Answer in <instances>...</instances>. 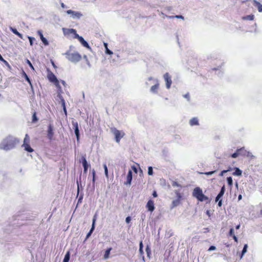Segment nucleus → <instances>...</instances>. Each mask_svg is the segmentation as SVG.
Wrapping results in <instances>:
<instances>
[{
	"instance_id": "bb28decb",
	"label": "nucleus",
	"mask_w": 262,
	"mask_h": 262,
	"mask_svg": "<svg viewBox=\"0 0 262 262\" xmlns=\"http://www.w3.org/2000/svg\"><path fill=\"white\" fill-rule=\"evenodd\" d=\"M70 252L68 251L67 252V253L66 254V255L64 256L63 262H69V261L70 260Z\"/></svg>"
},
{
	"instance_id": "f8f14e48",
	"label": "nucleus",
	"mask_w": 262,
	"mask_h": 262,
	"mask_svg": "<svg viewBox=\"0 0 262 262\" xmlns=\"http://www.w3.org/2000/svg\"><path fill=\"white\" fill-rule=\"evenodd\" d=\"M146 208L147 210L152 212L154 211L155 207L154 201L151 200H149L146 203Z\"/></svg>"
},
{
	"instance_id": "bf43d9fd",
	"label": "nucleus",
	"mask_w": 262,
	"mask_h": 262,
	"mask_svg": "<svg viewBox=\"0 0 262 262\" xmlns=\"http://www.w3.org/2000/svg\"><path fill=\"white\" fill-rule=\"evenodd\" d=\"M242 195H241V194H239V195H238V200H241V199H242Z\"/></svg>"
},
{
	"instance_id": "a878e982",
	"label": "nucleus",
	"mask_w": 262,
	"mask_h": 262,
	"mask_svg": "<svg viewBox=\"0 0 262 262\" xmlns=\"http://www.w3.org/2000/svg\"><path fill=\"white\" fill-rule=\"evenodd\" d=\"M11 30L14 34L18 36L21 39H23V35L18 32L16 29H12Z\"/></svg>"
},
{
	"instance_id": "4468645a",
	"label": "nucleus",
	"mask_w": 262,
	"mask_h": 262,
	"mask_svg": "<svg viewBox=\"0 0 262 262\" xmlns=\"http://www.w3.org/2000/svg\"><path fill=\"white\" fill-rule=\"evenodd\" d=\"M72 125L74 127L75 134L76 136V138L77 140L79 139V132L78 128V124L77 122H72Z\"/></svg>"
},
{
	"instance_id": "8fccbe9b",
	"label": "nucleus",
	"mask_w": 262,
	"mask_h": 262,
	"mask_svg": "<svg viewBox=\"0 0 262 262\" xmlns=\"http://www.w3.org/2000/svg\"><path fill=\"white\" fill-rule=\"evenodd\" d=\"M152 196L154 198H156L158 196V194H157V192L156 191H154V192H152Z\"/></svg>"
},
{
	"instance_id": "423d86ee",
	"label": "nucleus",
	"mask_w": 262,
	"mask_h": 262,
	"mask_svg": "<svg viewBox=\"0 0 262 262\" xmlns=\"http://www.w3.org/2000/svg\"><path fill=\"white\" fill-rule=\"evenodd\" d=\"M30 137L28 134H26L25 138L24 139V142L22 145V147L24 148V149L29 152H32L34 151L33 149L30 146Z\"/></svg>"
},
{
	"instance_id": "5701e85b",
	"label": "nucleus",
	"mask_w": 262,
	"mask_h": 262,
	"mask_svg": "<svg viewBox=\"0 0 262 262\" xmlns=\"http://www.w3.org/2000/svg\"><path fill=\"white\" fill-rule=\"evenodd\" d=\"M181 200H179V199H176V200H173L172 202L171 208H173L181 204Z\"/></svg>"
},
{
	"instance_id": "4c0bfd02",
	"label": "nucleus",
	"mask_w": 262,
	"mask_h": 262,
	"mask_svg": "<svg viewBox=\"0 0 262 262\" xmlns=\"http://www.w3.org/2000/svg\"><path fill=\"white\" fill-rule=\"evenodd\" d=\"M169 18H181L182 19H184V17L182 15L171 16H169Z\"/></svg>"
},
{
	"instance_id": "dca6fc26",
	"label": "nucleus",
	"mask_w": 262,
	"mask_h": 262,
	"mask_svg": "<svg viewBox=\"0 0 262 262\" xmlns=\"http://www.w3.org/2000/svg\"><path fill=\"white\" fill-rule=\"evenodd\" d=\"M37 34L40 37V39L42 41V42L44 43L45 45H48L49 44L48 40L47 39L44 37L42 31L41 30L37 31Z\"/></svg>"
},
{
	"instance_id": "680f3d73",
	"label": "nucleus",
	"mask_w": 262,
	"mask_h": 262,
	"mask_svg": "<svg viewBox=\"0 0 262 262\" xmlns=\"http://www.w3.org/2000/svg\"><path fill=\"white\" fill-rule=\"evenodd\" d=\"M104 46L105 47V48L106 49V48H108L107 47V43H104Z\"/></svg>"
},
{
	"instance_id": "c03bdc74",
	"label": "nucleus",
	"mask_w": 262,
	"mask_h": 262,
	"mask_svg": "<svg viewBox=\"0 0 262 262\" xmlns=\"http://www.w3.org/2000/svg\"><path fill=\"white\" fill-rule=\"evenodd\" d=\"M132 169L135 172L137 173V168L135 165L132 166Z\"/></svg>"
},
{
	"instance_id": "a19ab883",
	"label": "nucleus",
	"mask_w": 262,
	"mask_h": 262,
	"mask_svg": "<svg viewBox=\"0 0 262 262\" xmlns=\"http://www.w3.org/2000/svg\"><path fill=\"white\" fill-rule=\"evenodd\" d=\"M105 53L109 55H112L113 54V52L112 51H111L110 50H109L108 49V48H106L105 49Z\"/></svg>"
},
{
	"instance_id": "a211bd4d",
	"label": "nucleus",
	"mask_w": 262,
	"mask_h": 262,
	"mask_svg": "<svg viewBox=\"0 0 262 262\" xmlns=\"http://www.w3.org/2000/svg\"><path fill=\"white\" fill-rule=\"evenodd\" d=\"M82 165H83V169H84L83 171L84 173H86L89 165H88L87 161L86 160V158L84 157H82Z\"/></svg>"
},
{
	"instance_id": "79ce46f5",
	"label": "nucleus",
	"mask_w": 262,
	"mask_h": 262,
	"mask_svg": "<svg viewBox=\"0 0 262 262\" xmlns=\"http://www.w3.org/2000/svg\"><path fill=\"white\" fill-rule=\"evenodd\" d=\"M92 174H93V183H94L95 181V171L94 169H93V170H92Z\"/></svg>"
},
{
	"instance_id": "39448f33",
	"label": "nucleus",
	"mask_w": 262,
	"mask_h": 262,
	"mask_svg": "<svg viewBox=\"0 0 262 262\" xmlns=\"http://www.w3.org/2000/svg\"><path fill=\"white\" fill-rule=\"evenodd\" d=\"M239 156L244 157H250L251 153L249 151H247L244 147L237 149L236 151L231 155V157L233 158H236Z\"/></svg>"
},
{
	"instance_id": "412c9836",
	"label": "nucleus",
	"mask_w": 262,
	"mask_h": 262,
	"mask_svg": "<svg viewBox=\"0 0 262 262\" xmlns=\"http://www.w3.org/2000/svg\"><path fill=\"white\" fill-rule=\"evenodd\" d=\"M95 221H96V219L95 218H94L93 220V224H92V228H91L90 231L87 234L86 236V239L88 238L90 236V235H91L92 232H93L94 228H95Z\"/></svg>"
},
{
	"instance_id": "a18cd8bd",
	"label": "nucleus",
	"mask_w": 262,
	"mask_h": 262,
	"mask_svg": "<svg viewBox=\"0 0 262 262\" xmlns=\"http://www.w3.org/2000/svg\"><path fill=\"white\" fill-rule=\"evenodd\" d=\"M216 249V247L214 246H211L209 247V248L208 249V251H212V250H215Z\"/></svg>"
},
{
	"instance_id": "7c9ffc66",
	"label": "nucleus",
	"mask_w": 262,
	"mask_h": 262,
	"mask_svg": "<svg viewBox=\"0 0 262 262\" xmlns=\"http://www.w3.org/2000/svg\"><path fill=\"white\" fill-rule=\"evenodd\" d=\"M256 6L257 7L258 10L260 12H262V5L259 2H255Z\"/></svg>"
},
{
	"instance_id": "f257e3e1",
	"label": "nucleus",
	"mask_w": 262,
	"mask_h": 262,
	"mask_svg": "<svg viewBox=\"0 0 262 262\" xmlns=\"http://www.w3.org/2000/svg\"><path fill=\"white\" fill-rule=\"evenodd\" d=\"M19 143V140L9 136L4 139L0 144V149L8 150L13 148Z\"/></svg>"
},
{
	"instance_id": "49530a36",
	"label": "nucleus",
	"mask_w": 262,
	"mask_h": 262,
	"mask_svg": "<svg viewBox=\"0 0 262 262\" xmlns=\"http://www.w3.org/2000/svg\"><path fill=\"white\" fill-rule=\"evenodd\" d=\"M131 221V217L130 216H127L126 219H125V221L127 223H130Z\"/></svg>"
},
{
	"instance_id": "5fc2aeb1",
	"label": "nucleus",
	"mask_w": 262,
	"mask_h": 262,
	"mask_svg": "<svg viewBox=\"0 0 262 262\" xmlns=\"http://www.w3.org/2000/svg\"><path fill=\"white\" fill-rule=\"evenodd\" d=\"M232 237L235 242H237V238L234 234L233 235Z\"/></svg>"
},
{
	"instance_id": "20e7f679",
	"label": "nucleus",
	"mask_w": 262,
	"mask_h": 262,
	"mask_svg": "<svg viewBox=\"0 0 262 262\" xmlns=\"http://www.w3.org/2000/svg\"><path fill=\"white\" fill-rule=\"evenodd\" d=\"M47 78L48 80L53 83L55 85L58 89H60L59 82L54 73L50 71L49 69H47Z\"/></svg>"
},
{
	"instance_id": "6e6d98bb",
	"label": "nucleus",
	"mask_w": 262,
	"mask_h": 262,
	"mask_svg": "<svg viewBox=\"0 0 262 262\" xmlns=\"http://www.w3.org/2000/svg\"><path fill=\"white\" fill-rule=\"evenodd\" d=\"M184 97L185 98H186L188 100L189 99V94H187L185 95Z\"/></svg>"
},
{
	"instance_id": "b1692460",
	"label": "nucleus",
	"mask_w": 262,
	"mask_h": 262,
	"mask_svg": "<svg viewBox=\"0 0 262 262\" xmlns=\"http://www.w3.org/2000/svg\"><path fill=\"white\" fill-rule=\"evenodd\" d=\"M112 250V248L111 247L107 249L105 251V253L104 254V259H106L108 258L110 254V252Z\"/></svg>"
},
{
	"instance_id": "7ed1b4c3",
	"label": "nucleus",
	"mask_w": 262,
	"mask_h": 262,
	"mask_svg": "<svg viewBox=\"0 0 262 262\" xmlns=\"http://www.w3.org/2000/svg\"><path fill=\"white\" fill-rule=\"evenodd\" d=\"M67 58L73 62H77L81 59V55L78 52H72L71 51H68L66 53Z\"/></svg>"
},
{
	"instance_id": "0eeeda50",
	"label": "nucleus",
	"mask_w": 262,
	"mask_h": 262,
	"mask_svg": "<svg viewBox=\"0 0 262 262\" xmlns=\"http://www.w3.org/2000/svg\"><path fill=\"white\" fill-rule=\"evenodd\" d=\"M112 133L115 136V139L118 143L120 141V140L124 136L125 133L123 131L118 130L116 128H113L111 129Z\"/></svg>"
},
{
	"instance_id": "6e6552de",
	"label": "nucleus",
	"mask_w": 262,
	"mask_h": 262,
	"mask_svg": "<svg viewBox=\"0 0 262 262\" xmlns=\"http://www.w3.org/2000/svg\"><path fill=\"white\" fill-rule=\"evenodd\" d=\"M225 191V185H223L221 188L220 192L215 198V202H218V206L221 207L222 205V200L221 198L223 196Z\"/></svg>"
},
{
	"instance_id": "6ab92c4d",
	"label": "nucleus",
	"mask_w": 262,
	"mask_h": 262,
	"mask_svg": "<svg viewBox=\"0 0 262 262\" xmlns=\"http://www.w3.org/2000/svg\"><path fill=\"white\" fill-rule=\"evenodd\" d=\"M189 124L191 126L199 125L198 119L196 117H193L189 120Z\"/></svg>"
},
{
	"instance_id": "e2e57ef3",
	"label": "nucleus",
	"mask_w": 262,
	"mask_h": 262,
	"mask_svg": "<svg viewBox=\"0 0 262 262\" xmlns=\"http://www.w3.org/2000/svg\"><path fill=\"white\" fill-rule=\"evenodd\" d=\"M61 83H62V84H63V85H64L66 84V82H65L64 81H63V80H62V81H61Z\"/></svg>"
},
{
	"instance_id": "cd10ccee",
	"label": "nucleus",
	"mask_w": 262,
	"mask_h": 262,
	"mask_svg": "<svg viewBox=\"0 0 262 262\" xmlns=\"http://www.w3.org/2000/svg\"><path fill=\"white\" fill-rule=\"evenodd\" d=\"M174 192H175V194L177 196V199L182 200V198H183V196H182V194L179 192V191L175 190Z\"/></svg>"
},
{
	"instance_id": "f3484780",
	"label": "nucleus",
	"mask_w": 262,
	"mask_h": 262,
	"mask_svg": "<svg viewBox=\"0 0 262 262\" xmlns=\"http://www.w3.org/2000/svg\"><path fill=\"white\" fill-rule=\"evenodd\" d=\"M132 170H129L128 172L127 177H126V182L124 183L125 184H129L130 185L132 180Z\"/></svg>"
},
{
	"instance_id": "e433bc0d",
	"label": "nucleus",
	"mask_w": 262,
	"mask_h": 262,
	"mask_svg": "<svg viewBox=\"0 0 262 262\" xmlns=\"http://www.w3.org/2000/svg\"><path fill=\"white\" fill-rule=\"evenodd\" d=\"M62 106L63 107V109L64 112L66 115H67V110H66V108L65 102H64V100L63 99H62Z\"/></svg>"
},
{
	"instance_id": "37998d69",
	"label": "nucleus",
	"mask_w": 262,
	"mask_h": 262,
	"mask_svg": "<svg viewBox=\"0 0 262 262\" xmlns=\"http://www.w3.org/2000/svg\"><path fill=\"white\" fill-rule=\"evenodd\" d=\"M27 63L28 64H29V66H30V67L32 69V70H34V67L33 66L32 64L31 63V62L29 60H27Z\"/></svg>"
},
{
	"instance_id": "1a4fd4ad",
	"label": "nucleus",
	"mask_w": 262,
	"mask_h": 262,
	"mask_svg": "<svg viewBox=\"0 0 262 262\" xmlns=\"http://www.w3.org/2000/svg\"><path fill=\"white\" fill-rule=\"evenodd\" d=\"M66 12L68 14H71L73 18L79 19L82 16V14L81 12L74 11L72 10H68Z\"/></svg>"
},
{
	"instance_id": "3c124183",
	"label": "nucleus",
	"mask_w": 262,
	"mask_h": 262,
	"mask_svg": "<svg viewBox=\"0 0 262 262\" xmlns=\"http://www.w3.org/2000/svg\"><path fill=\"white\" fill-rule=\"evenodd\" d=\"M227 171V170H224L223 171H222L220 174V176H223L224 173L226 172Z\"/></svg>"
},
{
	"instance_id": "ddd939ff",
	"label": "nucleus",
	"mask_w": 262,
	"mask_h": 262,
	"mask_svg": "<svg viewBox=\"0 0 262 262\" xmlns=\"http://www.w3.org/2000/svg\"><path fill=\"white\" fill-rule=\"evenodd\" d=\"M75 38H77L83 47L88 49L90 48L88 43L84 39L82 36H79L78 34H76Z\"/></svg>"
},
{
	"instance_id": "c85d7f7f",
	"label": "nucleus",
	"mask_w": 262,
	"mask_h": 262,
	"mask_svg": "<svg viewBox=\"0 0 262 262\" xmlns=\"http://www.w3.org/2000/svg\"><path fill=\"white\" fill-rule=\"evenodd\" d=\"M227 183H228V184L229 185V186L231 187L233 185V180H232V177H227Z\"/></svg>"
},
{
	"instance_id": "aec40b11",
	"label": "nucleus",
	"mask_w": 262,
	"mask_h": 262,
	"mask_svg": "<svg viewBox=\"0 0 262 262\" xmlns=\"http://www.w3.org/2000/svg\"><path fill=\"white\" fill-rule=\"evenodd\" d=\"M22 76L24 77L25 78V79L28 82L31 88L32 89H33L32 83L30 78H29V77L28 76V75H27V74L26 73V72L24 71H23V72H22Z\"/></svg>"
},
{
	"instance_id": "9d476101",
	"label": "nucleus",
	"mask_w": 262,
	"mask_h": 262,
	"mask_svg": "<svg viewBox=\"0 0 262 262\" xmlns=\"http://www.w3.org/2000/svg\"><path fill=\"white\" fill-rule=\"evenodd\" d=\"M163 77L166 82V86L167 89H169L170 88L172 83L171 76H170L168 73H166L164 75Z\"/></svg>"
},
{
	"instance_id": "72a5a7b5",
	"label": "nucleus",
	"mask_w": 262,
	"mask_h": 262,
	"mask_svg": "<svg viewBox=\"0 0 262 262\" xmlns=\"http://www.w3.org/2000/svg\"><path fill=\"white\" fill-rule=\"evenodd\" d=\"M28 38L29 40L30 45L32 46L33 44V41L35 40V38L31 36H28Z\"/></svg>"
},
{
	"instance_id": "4be33fe9",
	"label": "nucleus",
	"mask_w": 262,
	"mask_h": 262,
	"mask_svg": "<svg viewBox=\"0 0 262 262\" xmlns=\"http://www.w3.org/2000/svg\"><path fill=\"white\" fill-rule=\"evenodd\" d=\"M159 84L158 83V80H157V83L154 85H152L151 87V88H150L151 92H152V93H157L158 89H159Z\"/></svg>"
},
{
	"instance_id": "f704fd0d",
	"label": "nucleus",
	"mask_w": 262,
	"mask_h": 262,
	"mask_svg": "<svg viewBox=\"0 0 262 262\" xmlns=\"http://www.w3.org/2000/svg\"><path fill=\"white\" fill-rule=\"evenodd\" d=\"M145 250H146V253H147V255L148 256H149V255L151 253V250H150V248L149 247V246H147L146 247V249H145Z\"/></svg>"
},
{
	"instance_id": "c756f323",
	"label": "nucleus",
	"mask_w": 262,
	"mask_h": 262,
	"mask_svg": "<svg viewBox=\"0 0 262 262\" xmlns=\"http://www.w3.org/2000/svg\"><path fill=\"white\" fill-rule=\"evenodd\" d=\"M242 173V171L238 168H236L235 171L233 173L234 175L241 176Z\"/></svg>"
},
{
	"instance_id": "f03ea898",
	"label": "nucleus",
	"mask_w": 262,
	"mask_h": 262,
	"mask_svg": "<svg viewBox=\"0 0 262 262\" xmlns=\"http://www.w3.org/2000/svg\"><path fill=\"white\" fill-rule=\"evenodd\" d=\"M192 195L200 202H203L208 200V198L203 193L202 189L199 187L194 188L192 191Z\"/></svg>"
},
{
	"instance_id": "393cba45",
	"label": "nucleus",
	"mask_w": 262,
	"mask_h": 262,
	"mask_svg": "<svg viewBox=\"0 0 262 262\" xmlns=\"http://www.w3.org/2000/svg\"><path fill=\"white\" fill-rule=\"evenodd\" d=\"M254 16L253 14L246 15L245 16L243 17V20H252L254 19Z\"/></svg>"
},
{
	"instance_id": "58836bf2",
	"label": "nucleus",
	"mask_w": 262,
	"mask_h": 262,
	"mask_svg": "<svg viewBox=\"0 0 262 262\" xmlns=\"http://www.w3.org/2000/svg\"><path fill=\"white\" fill-rule=\"evenodd\" d=\"M148 174L150 176L153 174L152 168L151 166H149L148 168Z\"/></svg>"
},
{
	"instance_id": "2f4dec72",
	"label": "nucleus",
	"mask_w": 262,
	"mask_h": 262,
	"mask_svg": "<svg viewBox=\"0 0 262 262\" xmlns=\"http://www.w3.org/2000/svg\"><path fill=\"white\" fill-rule=\"evenodd\" d=\"M247 248H248L247 245V244L245 245L244 246L243 249L242 250V255H241V258H242L243 257V255L247 252Z\"/></svg>"
},
{
	"instance_id": "de8ad7c7",
	"label": "nucleus",
	"mask_w": 262,
	"mask_h": 262,
	"mask_svg": "<svg viewBox=\"0 0 262 262\" xmlns=\"http://www.w3.org/2000/svg\"><path fill=\"white\" fill-rule=\"evenodd\" d=\"M229 233H230V235L232 236H233V235L234 234V230L233 228L230 229Z\"/></svg>"
},
{
	"instance_id": "c9c22d12",
	"label": "nucleus",
	"mask_w": 262,
	"mask_h": 262,
	"mask_svg": "<svg viewBox=\"0 0 262 262\" xmlns=\"http://www.w3.org/2000/svg\"><path fill=\"white\" fill-rule=\"evenodd\" d=\"M103 167H104V169L105 174L106 177L107 178H108V169H107V167L106 165V164H104L103 165Z\"/></svg>"
},
{
	"instance_id": "9b49d317",
	"label": "nucleus",
	"mask_w": 262,
	"mask_h": 262,
	"mask_svg": "<svg viewBox=\"0 0 262 262\" xmlns=\"http://www.w3.org/2000/svg\"><path fill=\"white\" fill-rule=\"evenodd\" d=\"M54 135L53 126L52 124H49L47 130V137L50 141H51L53 140Z\"/></svg>"
},
{
	"instance_id": "052dcab7",
	"label": "nucleus",
	"mask_w": 262,
	"mask_h": 262,
	"mask_svg": "<svg viewBox=\"0 0 262 262\" xmlns=\"http://www.w3.org/2000/svg\"><path fill=\"white\" fill-rule=\"evenodd\" d=\"M0 60H2V61H5L4 58H3V57L1 56V55L0 54Z\"/></svg>"
},
{
	"instance_id": "09e8293b",
	"label": "nucleus",
	"mask_w": 262,
	"mask_h": 262,
	"mask_svg": "<svg viewBox=\"0 0 262 262\" xmlns=\"http://www.w3.org/2000/svg\"><path fill=\"white\" fill-rule=\"evenodd\" d=\"M172 186H178V187H179L180 186V185L179 184H178L177 182H173L172 183Z\"/></svg>"
},
{
	"instance_id": "ea45409f",
	"label": "nucleus",
	"mask_w": 262,
	"mask_h": 262,
	"mask_svg": "<svg viewBox=\"0 0 262 262\" xmlns=\"http://www.w3.org/2000/svg\"><path fill=\"white\" fill-rule=\"evenodd\" d=\"M216 171V170H213V171H209V172H204V173H203V174H205V175H211V174H213L214 173H215Z\"/></svg>"
},
{
	"instance_id": "2eb2a0df",
	"label": "nucleus",
	"mask_w": 262,
	"mask_h": 262,
	"mask_svg": "<svg viewBox=\"0 0 262 262\" xmlns=\"http://www.w3.org/2000/svg\"><path fill=\"white\" fill-rule=\"evenodd\" d=\"M63 32H64V34H66V35H69V34H73L74 35V36H75L74 37L75 38L76 37V35L78 34L76 33V30H75L74 29H63Z\"/></svg>"
},
{
	"instance_id": "864d4df0",
	"label": "nucleus",
	"mask_w": 262,
	"mask_h": 262,
	"mask_svg": "<svg viewBox=\"0 0 262 262\" xmlns=\"http://www.w3.org/2000/svg\"><path fill=\"white\" fill-rule=\"evenodd\" d=\"M139 252H140V254H141V255L143 254L144 252H143V249L139 248Z\"/></svg>"
},
{
	"instance_id": "0e129e2a",
	"label": "nucleus",
	"mask_w": 262,
	"mask_h": 262,
	"mask_svg": "<svg viewBox=\"0 0 262 262\" xmlns=\"http://www.w3.org/2000/svg\"><path fill=\"white\" fill-rule=\"evenodd\" d=\"M152 77H149V78H148V80H152Z\"/></svg>"
},
{
	"instance_id": "13d9d810",
	"label": "nucleus",
	"mask_w": 262,
	"mask_h": 262,
	"mask_svg": "<svg viewBox=\"0 0 262 262\" xmlns=\"http://www.w3.org/2000/svg\"><path fill=\"white\" fill-rule=\"evenodd\" d=\"M61 6L63 8H65L66 7L65 5L63 3H61Z\"/></svg>"
},
{
	"instance_id": "603ef678",
	"label": "nucleus",
	"mask_w": 262,
	"mask_h": 262,
	"mask_svg": "<svg viewBox=\"0 0 262 262\" xmlns=\"http://www.w3.org/2000/svg\"><path fill=\"white\" fill-rule=\"evenodd\" d=\"M143 243H142V242L141 241L140 243V244H139V248L143 249Z\"/></svg>"
},
{
	"instance_id": "473e14b6",
	"label": "nucleus",
	"mask_w": 262,
	"mask_h": 262,
	"mask_svg": "<svg viewBox=\"0 0 262 262\" xmlns=\"http://www.w3.org/2000/svg\"><path fill=\"white\" fill-rule=\"evenodd\" d=\"M38 121V118L36 116V112H34L32 115V122H36Z\"/></svg>"
},
{
	"instance_id": "4d7b16f0",
	"label": "nucleus",
	"mask_w": 262,
	"mask_h": 262,
	"mask_svg": "<svg viewBox=\"0 0 262 262\" xmlns=\"http://www.w3.org/2000/svg\"><path fill=\"white\" fill-rule=\"evenodd\" d=\"M51 62H52V64L53 67L54 68H55V69H56V68H57V67H56V66L55 65V64L54 63V62L53 61H51Z\"/></svg>"
}]
</instances>
